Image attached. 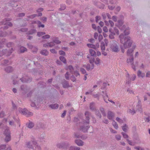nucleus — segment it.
Returning <instances> with one entry per match:
<instances>
[{
	"mask_svg": "<svg viewBox=\"0 0 150 150\" xmlns=\"http://www.w3.org/2000/svg\"><path fill=\"white\" fill-rule=\"evenodd\" d=\"M68 69L70 71V72L71 74H73V71L74 70V69L73 67V66L71 65H69L68 67Z\"/></svg>",
	"mask_w": 150,
	"mask_h": 150,
	"instance_id": "nucleus-31",
	"label": "nucleus"
},
{
	"mask_svg": "<svg viewBox=\"0 0 150 150\" xmlns=\"http://www.w3.org/2000/svg\"><path fill=\"white\" fill-rule=\"evenodd\" d=\"M40 53L43 55L46 56L48 55L49 52L46 49H45L41 50Z\"/></svg>",
	"mask_w": 150,
	"mask_h": 150,
	"instance_id": "nucleus-23",
	"label": "nucleus"
},
{
	"mask_svg": "<svg viewBox=\"0 0 150 150\" xmlns=\"http://www.w3.org/2000/svg\"><path fill=\"white\" fill-rule=\"evenodd\" d=\"M69 150H80V148L79 147L71 146L69 147Z\"/></svg>",
	"mask_w": 150,
	"mask_h": 150,
	"instance_id": "nucleus-25",
	"label": "nucleus"
},
{
	"mask_svg": "<svg viewBox=\"0 0 150 150\" xmlns=\"http://www.w3.org/2000/svg\"><path fill=\"white\" fill-rule=\"evenodd\" d=\"M13 70V68L10 66H8L5 69V71L7 73L11 72H12Z\"/></svg>",
	"mask_w": 150,
	"mask_h": 150,
	"instance_id": "nucleus-21",
	"label": "nucleus"
},
{
	"mask_svg": "<svg viewBox=\"0 0 150 150\" xmlns=\"http://www.w3.org/2000/svg\"><path fill=\"white\" fill-rule=\"evenodd\" d=\"M122 130L125 132H126L127 131L128 128L126 124H125L122 127Z\"/></svg>",
	"mask_w": 150,
	"mask_h": 150,
	"instance_id": "nucleus-36",
	"label": "nucleus"
},
{
	"mask_svg": "<svg viewBox=\"0 0 150 150\" xmlns=\"http://www.w3.org/2000/svg\"><path fill=\"white\" fill-rule=\"evenodd\" d=\"M6 40L5 39L2 40L1 42H0V49L2 48L6 43L5 42Z\"/></svg>",
	"mask_w": 150,
	"mask_h": 150,
	"instance_id": "nucleus-30",
	"label": "nucleus"
},
{
	"mask_svg": "<svg viewBox=\"0 0 150 150\" xmlns=\"http://www.w3.org/2000/svg\"><path fill=\"white\" fill-rule=\"evenodd\" d=\"M42 100L40 96H36L32 100L31 106L32 107H36L38 106Z\"/></svg>",
	"mask_w": 150,
	"mask_h": 150,
	"instance_id": "nucleus-4",
	"label": "nucleus"
},
{
	"mask_svg": "<svg viewBox=\"0 0 150 150\" xmlns=\"http://www.w3.org/2000/svg\"><path fill=\"white\" fill-rule=\"evenodd\" d=\"M102 50H105V44L104 42H102L100 46Z\"/></svg>",
	"mask_w": 150,
	"mask_h": 150,
	"instance_id": "nucleus-32",
	"label": "nucleus"
},
{
	"mask_svg": "<svg viewBox=\"0 0 150 150\" xmlns=\"http://www.w3.org/2000/svg\"><path fill=\"white\" fill-rule=\"evenodd\" d=\"M94 103H91L90 104V108L92 110H94L95 108L94 106Z\"/></svg>",
	"mask_w": 150,
	"mask_h": 150,
	"instance_id": "nucleus-43",
	"label": "nucleus"
},
{
	"mask_svg": "<svg viewBox=\"0 0 150 150\" xmlns=\"http://www.w3.org/2000/svg\"><path fill=\"white\" fill-rule=\"evenodd\" d=\"M49 106L52 109H57L58 108L59 105L57 103L52 104L50 105Z\"/></svg>",
	"mask_w": 150,
	"mask_h": 150,
	"instance_id": "nucleus-22",
	"label": "nucleus"
},
{
	"mask_svg": "<svg viewBox=\"0 0 150 150\" xmlns=\"http://www.w3.org/2000/svg\"><path fill=\"white\" fill-rule=\"evenodd\" d=\"M110 48L112 51L114 52H118L119 51L118 47L116 44H112Z\"/></svg>",
	"mask_w": 150,
	"mask_h": 150,
	"instance_id": "nucleus-14",
	"label": "nucleus"
},
{
	"mask_svg": "<svg viewBox=\"0 0 150 150\" xmlns=\"http://www.w3.org/2000/svg\"><path fill=\"white\" fill-rule=\"evenodd\" d=\"M133 60H134V57L133 55H130L129 57V59H127V63H129L130 62L131 63V65H132V68L135 71L136 70V69L135 68V67L136 66H137V62H135V64L134 65L133 63Z\"/></svg>",
	"mask_w": 150,
	"mask_h": 150,
	"instance_id": "nucleus-9",
	"label": "nucleus"
},
{
	"mask_svg": "<svg viewBox=\"0 0 150 150\" xmlns=\"http://www.w3.org/2000/svg\"><path fill=\"white\" fill-rule=\"evenodd\" d=\"M70 79L73 82L75 81L76 80V78L73 75H72V76H71Z\"/></svg>",
	"mask_w": 150,
	"mask_h": 150,
	"instance_id": "nucleus-63",
	"label": "nucleus"
},
{
	"mask_svg": "<svg viewBox=\"0 0 150 150\" xmlns=\"http://www.w3.org/2000/svg\"><path fill=\"white\" fill-rule=\"evenodd\" d=\"M50 38V36L49 35H44L42 37V38L43 39H49Z\"/></svg>",
	"mask_w": 150,
	"mask_h": 150,
	"instance_id": "nucleus-61",
	"label": "nucleus"
},
{
	"mask_svg": "<svg viewBox=\"0 0 150 150\" xmlns=\"http://www.w3.org/2000/svg\"><path fill=\"white\" fill-rule=\"evenodd\" d=\"M20 89L23 95L26 94L30 89V88L25 85H22L21 86Z\"/></svg>",
	"mask_w": 150,
	"mask_h": 150,
	"instance_id": "nucleus-11",
	"label": "nucleus"
},
{
	"mask_svg": "<svg viewBox=\"0 0 150 150\" xmlns=\"http://www.w3.org/2000/svg\"><path fill=\"white\" fill-rule=\"evenodd\" d=\"M36 32L37 30L36 29H32L28 32L27 34L29 35H32L36 33Z\"/></svg>",
	"mask_w": 150,
	"mask_h": 150,
	"instance_id": "nucleus-24",
	"label": "nucleus"
},
{
	"mask_svg": "<svg viewBox=\"0 0 150 150\" xmlns=\"http://www.w3.org/2000/svg\"><path fill=\"white\" fill-rule=\"evenodd\" d=\"M7 35V33L5 31H0V36L5 37Z\"/></svg>",
	"mask_w": 150,
	"mask_h": 150,
	"instance_id": "nucleus-33",
	"label": "nucleus"
},
{
	"mask_svg": "<svg viewBox=\"0 0 150 150\" xmlns=\"http://www.w3.org/2000/svg\"><path fill=\"white\" fill-rule=\"evenodd\" d=\"M136 47L135 45H133L132 48L129 49L127 51V55L128 56L133 55L132 54Z\"/></svg>",
	"mask_w": 150,
	"mask_h": 150,
	"instance_id": "nucleus-16",
	"label": "nucleus"
},
{
	"mask_svg": "<svg viewBox=\"0 0 150 150\" xmlns=\"http://www.w3.org/2000/svg\"><path fill=\"white\" fill-rule=\"evenodd\" d=\"M32 50L33 52H36L38 50V49L37 47L34 46Z\"/></svg>",
	"mask_w": 150,
	"mask_h": 150,
	"instance_id": "nucleus-54",
	"label": "nucleus"
},
{
	"mask_svg": "<svg viewBox=\"0 0 150 150\" xmlns=\"http://www.w3.org/2000/svg\"><path fill=\"white\" fill-rule=\"evenodd\" d=\"M90 113L88 111H86L85 112V115L86 117V120L83 121V125H81V124L80 125L79 130L83 133L87 132L88 130L90 127L89 126L86 125L84 124L85 123H89L90 119L89 116L90 115Z\"/></svg>",
	"mask_w": 150,
	"mask_h": 150,
	"instance_id": "nucleus-2",
	"label": "nucleus"
},
{
	"mask_svg": "<svg viewBox=\"0 0 150 150\" xmlns=\"http://www.w3.org/2000/svg\"><path fill=\"white\" fill-rule=\"evenodd\" d=\"M126 140L128 142V143L131 146H134L135 145V144H136L135 142L133 143L131 141L128 139H127Z\"/></svg>",
	"mask_w": 150,
	"mask_h": 150,
	"instance_id": "nucleus-45",
	"label": "nucleus"
},
{
	"mask_svg": "<svg viewBox=\"0 0 150 150\" xmlns=\"http://www.w3.org/2000/svg\"><path fill=\"white\" fill-rule=\"evenodd\" d=\"M18 111L20 113L23 114V115H26L27 114V111L25 108L22 109L19 108L18 109Z\"/></svg>",
	"mask_w": 150,
	"mask_h": 150,
	"instance_id": "nucleus-19",
	"label": "nucleus"
},
{
	"mask_svg": "<svg viewBox=\"0 0 150 150\" xmlns=\"http://www.w3.org/2000/svg\"><path fill=\"white\" fill-rule=\"evenodd\" d=\"M27 49L26 48L23 46L19 48L20 52L21 53H23L25 51H27Z\"/></svg>",
	"mask_w": 150,
	"mask_h": 150,
	"instance_id": "nucleus-27",
	"label": "nucleus"
},
{
	"mask_svg": "<svg viewBox=\"0 0 150 150\" xmlns=\"http://www.w3.org/2000/svg\"><path fill=\"white\" fill-rule=\"evenodd\" d=\"M95 111L96 115L99 118H101V115L99 110H95Z\"/></svg>",
	"mask_w": 150,
	"mask_h": 150,
	"instance_id": "nucleus-37",
	"label": "nucleus"
},
{
	"mask_svg": "<svg viewBox=\"0 0 150 150\" xmlns=\"http://www.w3.org/2000/svg\"><path fill=\"white\" fill-rule=\"evenodd\" d=\"M38 16V15L37 14H34L32 15H31L30 16H27V17L33 19L34 18H35L36 16Z\"/></svg>",
	"mask_w": 150,
	"mask_h": 150,
	"instance_id": "nucleus-57",
	"label": "nucleus"
},
{
	"mask_svg": "<svg viewBox=\"0 0 150 150\" xmlns=\"http://www.w3.org/2000/svg\"><path fill=\"white\" fill-rule=\"evenodd\" d=\"M135 140L137 142H135L136 144H139L141 143V141L139 137H137L135 138Z\"/></svg>",
	"mask_w": 150,
	"mask_h": 150,
	"instance_id": "nucleus-56",
	"label": "nucleus"
},
{
	"mask_svg": "<svg viewBox=\"0 0 150 150\" xmlns=\"http://www.w3.org/2000/svg\"><path fill=\"white\" fill-rule=\"evenodd\" d=\"M112 125L116 129H117L118 128V125L117 124L116 122L114 120L113 122L112 123Z\"/></svg>",
	"mask_w": 150,
	"mask_h": 150,
	"instance_id": "nucleus-42",
	"label": "nucleus"
},
{
	"mask_svg": "<svg viewBox=\"0 0 150 150\" xmlns=\"http://www.w3.org/2000/svg\"><path fill=\"white\" fill-rule=\"evenodd\" d=\"M87 45L89 48H93L94 49H96V46L92 44H87Z\"/></svg>",
	"mask_w": 150,
	"mask_h": 150,
	"instance_id": "nucleus-39",
	"label": "nucleus"
},
{
	"mask_svg": "<svg viewBox=\"0 0 150 150\" xmlns=\"http://www.w3.org/2000/svg\"><path fill=\"white\" fill-rule=\"evenodd\" d=\"M69 74L68 72H67L65 75L66 79L67 80L69 79Z\"/></svg>",
	"mask_w": 150,
	"mask_h": 150,
	"instance_id": "nucleus-62",
	"label": "nucleus"
},
{
	"mask_svg": "<svg viewBox=\"0 0 150 150\" xmlns=\"http://www.w3.org/2000/svg\"><path fill=\"white\" fill-rule=\"evenodd\" d=\"M121 34L119 36L120 42L123 44L124 48L125 49L131 47L133 43V41L129 36Z\"/></svg>",
	"mask_w": 150,
	"mask_h": 150,
	"instance_id": "nucleus-1",
	"label": "nucleus"
},
{
	"mask_svg": "<svg viewBox=\"0 0 150 150\" xmlns=\"http://www.w3.org/2000/svg\"><path fill=\"white\" fill-rule=\"evenodd\" d=\"M109 32L110 33L109 38L111 39L114 38V35H115V33L117 35L119 34V31L116 27H114L113 28H110L109 30Z\"/></svg>",
	"mask_w": 150,
	"mask_h": 150,
	"instance_id": "nucleus-5",
	"label": "nucleus"
},
{
	"mask_svg": "<svg viewBox=\"0 0 150 150\" xmlns=\"http://www.w3.org/2000/svg\"><path fill=\"white\" fill-rule=\"evenodd\" d=\"M13 51L12 48L11 50H8L6 49H4L1 51V50H0V56L1 57L3 55H6V56H9L12 53Z\"/></svg>",
	"mask_w": 150,
	"mask_h": 150,
	"instance_id": "nucleus-10",
	"label": "nucleus"
},
{
	"mask_svg": "<svg viewBox=\"0 0 150 150\" xmlns=\"http://www.w3.org/2000/svg\"><path fill=\"white\" fill-rule=\"evenodd\" d=\"M100 110L104 116H106V114L105 111L104 109L103 108H100Z\"/></svg>",
	"mask_w": 150,
	"mask_h": 150,
	"instance_id": "nucleus-35",
	"label": "nucleus"
},
{
	"mask_svg": "<svg viewBox=\"0 0 150 150\" xmlns=\"http://www.w3.org/2000/svg\"><path fill=\"white\" fill-rule=\"evenodd\" d=\"M128 112L131 113L132 115H134L135 113V111L134 109L131 110L129 109L128 110Z\"/></svg>",
	"mask_w": 150,
	"mask_h": 150,
	"instance_id": "nucleus-48",
	"label": "nucleus"
},
{
	"mask_svg": "<svg viewBox=\"0 0 150 150\" xmlns=\"http://www.w3.org/2000/svg\"><path fill=\"white\" fill-rule=\"evenodd\" d=\"M60 60L64 64L66 63V61L65 57L63 56H60L59 57Z\"/></svg>",
	"mask_w": 150,
	"mask_h": 150,
	"instance_id": "nucleus-34",
	"label": "nucleus"
},
{
	"mask_svg": "<svg viewBox=\"0 0 150 150\" xmlns=\"http://www.w3.org/2000/svg\"><path fill=\"white\" fill-rule=\"evenodd\" d=\"M144 113L145 115H146V112H144ZM147 115L148 117L145 118L144 119V120L146 122H149L150 121L149 118L150 117V114L148 113L147 114Z\"/></svg>",
	"mask_w": 150,
	"mask_h": 150,
	"instance_id": "nucleus-28",
	"label": "nucleus"
},
{
	"mask_svg": "<svg viewBox=\"0 0 150 150\" xmlns=\"http://www.w3.org/2000/svg\"><path fill=\"white\" fill-rule=\"evenodd\" d=\"M75 143L79 146H82L83 145L84 142L80 139H76L75 140Z\"/></svg>",
	"mask_w": 150,
	"mask_h": 150,
	"instance_id": "nucleus-17",
	"label": "nucleus"
},
{
	"mask_svg": "<svg viewBox=\"0 0 150 150\" xmlns=\"http://www.w3.org/2000/svg\"><path fill=\"white\" fill-rule=\"evenodd\" d=\"M121 134L124 138L126 139L128 138V136L124 132H122Z\"/></svg>",
	"mask_w": 150,
	"mask_h": 150,
	"instance_id": "nucleus-55",
	"label": "nucleus"
},
{
	"mask_svg": "<svg viewBox=\"0 0 150 150\" xmlns=\"http://www.w3.org/2000/svg\"><path fill=\"white\" fill-rule=\"evenodd\" d=\"M137 110L141 112L142 111V108H141V105H137Z\"/></svg>",
	"mask_w": 150,
	"mask_h": 150,
	"instance_id": "nucleus-47",
	"label": "nucleus"
},
{
	"mask_svg": "<svg viewBox=\"0 0 150 150\" xmlns=\"http://www.w3.org/2000/svg\"><path fill=\"white\" fill-rule=\"evenodd\" d=\"M93 4L95 5L100 8L103 9L105 7V5L104 4H102L100 2L97 1H94L93 2Z\"/></svg>",
	"mask_w": 150,
	"mask_h": 150,
	"instance_id": "nucleus-15",
	"label": "nucleus"
},
{
	"mask_svg": "<svg viewBox=\"0 0 150 150\" xmlns=\"http://www.w3.org/2000/svg\"><path fill=\"white\" fill-rule=\"evenodd\" d=\"M9 19L5 18L2 21L0 22V25H5L3 27H1L2 28H3V29H6L8 28V26H11L12 25V23L8 21H9Z\"/></svg>",
	"mask_w": 150,
	"mask_h": 150,
	"instance_id": "nucleus-6",
	"label": "nucleus"
},
{
	"mask_svg": "<svg viewBox=\"0 0 150 150\" xmlns=\"http://www.w3.org/2000/svg\"><path fill=\"white\" fill-rule=\"evenodd\" d=\"M20 79L23 83H30L32 79L31 77L25 76L21 78Z\"/></svg>",
	"mask_w": 150,
	"mask_h": 150,
	"instance_id": "nucleus-13",
	"label": "nucleus"
},
{
	"mask_svg": "<svg viewBox=\"0 0 150 150\" xmlns=\"http://www.w3.org/2000/svg\"><path fill=\"white\" fill-rule=\"evenodd\" d=\"M63 87L64 88H68L69 87V82L64 79L62 83Z\"/></svg>",
	"mask_w": 150,
	"mask_h": 150,
	"instance_id": "nucleus-18",
	"label": "nucleus"
},
{
	"mask_svg": "<svg viewBox=\"0 0 150 150\" xmlns=\"http://www.w3.org/2000/svg\"><path fill=\"white\" fill-rule=\"evenodd\" d=\"M74 122L76 123L77 124H78V123H79V125H80L82 123H81L80 122V120L77 117H74Z\"/></svg>",
	"mask_w": 150,
	"mask_h": 150,
	"instance_id": "nucleus-38",
	"label": "nucleus"
},
{
	"mask_svg": "<svg viewBox=\"0 0 150 150\" xmlns=\"http://www.w3.org/2000/svg\"><path fill=\"white\" fill-rule=\"evenodd\" d=\"M70 146L69 142H63L57 144V147L59 149H67Z\"/></svg>",
	"mask_w": 150,
	"mask_h": 150,
	"instance_id": "nucleus-8",
	"label": "nucleus"
},
{
	"mask_svg": "<svg viewBox=\"0 0 150 150\" xmlns=\"http://www.w3.org/2000/svg\"><path fill=\"white\" fill-rule=\"evenodd\" d=\"M13 117L14 120L17 123H19V122H20V120L18 117H16L15 116H13Z\"/></svg>",
	"mask_w": 150,
	"mask_h": 150,
	"instance_id": "nucleus-44",
	"label": "nucleus"
},
{
	"mask_svg": "<svg viewBox=\"0 0 150 150\" xmlns=\"http://www.w3.org/2000/svg\"><path fill=\"white\" fill-rule=\"evenodd\" d=\"M119 27L121 30L124 31V33L125 34L124 35H127L129 34L128 27H126L125 25H123L122 26H119Z\"/></svg>",
	"mask_w": 150,
	"mask_h": 150,
	"instance_id": "nucleus-12",
	"label": "nucleus"
},
{
	"mask_svg": "<svg viewBox=\"0 0 150 150\" xmlns=\"http://www.w3.org/2000/svg\"><path fill=\"white\" fill-rule=\"evenodd\" d=\"M89 51L91 56H95L96 55V52L94 50L91 49H90L89 50Z\"/></svg>",
	"mask_w": 150,
	"mask_h": 150,
	"instance_id": "nucleus-29",
	"label": "nucleus"
},
{
	"mask_svg": "<svg viewBox=\"0 0 150 150\" xmlns=\"http://www.w3.org/2000/svg\"><path fill=\"white\" fill-rule=\"evenodd\" d=\"M31 23L32 24H40L41 23L40 21H32Z\"/></svg>",
	"mask_w": 150,
	"mask_h": 150,
	"instance_id": "nucleus-50",
	"label": "nucleus"
},
{
	"mask_svg": "<svg viewBox=\"0 0 150 150\" xmlns=\"http://www.w3.org/2000/svg\"><path fill=\"white\" fill-rule=\"evenodd\" d=\"M137 76L139 77H144L145 76V74L144 73H142L141 71L139 70L137 72Z\"/></svg>",
	"mask_w": 150,
	"mask_h": 150,
	"instance_id": "nucleus-26",
	"label": "nucleus"
},
{
	"mask_svg": "<svg viewBox=\"0 0 150 150\" xmlns=\"http://www.w3.org/2000/svg\"><path fill=\"white\" fill-rule=\"evenodd\" d=\"M116 120L120 123H122L123 122V121L119 117H117L116 118Z\"/></svg>",
	"mask_w": 150,
	"mask_h": 150,
	"instance_id": "nucleus-58",
	"label": "nucleus"
},
{
	"mask_svg": "<svg viewBox=\"0 0 150 150\" xmlns=\"http://www.w3.org/2000/svg\"><path fill=\"white\" fill-rule=\"evenodd\" d=\"M4 134L5 136L4 140L6 142H7L11 140V136L10 131L8 128L6 129L4 132Z\"/></svg>",
	"mask_w": 150,
	"mask_h": 150,
	"instance_id": "nucleus-7",
	"label": "nucleus"
},
{
	"mask_svg": "<svg viewBox=\"0 0 150 150\" xmlns=\"http://www.w3.org/2000/svg\"><path fill=\"white\" fill-rule=\"evenodd\" d=\"M34 91V90H33L30 91L27 94L28 97H30Z\"/></svg>",
	"mask_w": 150,
	"mask_h": 150,
	"instance_id": "nucleus-60",
	"label": "nucleus"
},
{
	"mask_svg": "<svg viewBox=\"0 0 150 150\" xmlns=\"http://www.w3.org/2000/svg\"><path fill=\"white\" fill-rule=\"evenodd\" d=\"M26 147L29 149L33 150L38 149V150H41V148L35 139H33L26 144Z\"/></svg>",
	"mask_w": 150,
	"mask_h": 150,
	"instance_id": "nucleus-3",
	"label": "nucleus"
},
{
	"mask_svg": "<svg viewBox=\"0 0 150 150\" xmlns=\"http://www.w3.org/2000/svg\"><path fill=\"white\" fill-rule=\"evenodd\" d=\"M34 126V124L32 122H30L28 124V128L31 129Z\"/></svg>",
	"mask_w": 150,
	"mask_h": 150,
	"instance_id": "nucleus-49",
	"label": "nucleus"
},
{
	"mask_svg": "<svg viewBox=\"0 0 150 150\" xmlns=\"http://www.w3.org/2000/svg\"><path fill=\"white\" fill-rule=\"evenodd\" d=\"M45 136V133H42V134H41L40 135V136L39 137V139H43L44 138Z\"/></svg>",
	"mask_w": 150,
	"mask_h": 150,
	"instance_id": "nucleus-59",
	"label": "nucleus"
},
{
	"mask_svg": "<svg viewBox=\"0 0 150 150\" xmlns=\"http://www.w3.org/2000/svg\"><path fill=\"white\" fill-rule=\"evenodd\" d=\"M114 113L111 111H108V117L109 120L112 119L114 117Z\"/></svg>",
	"mask_w": 150,
	"mask_h": 150,
	"instance_id": "nucleus-20",
	"label": "nucleus"
},
{
	"mask_svg": "<svg viewBox=\"0 0 150 150\" xmlns=\"http://www.w3.org/2000/svg\"><path fill=\"white\" fill-rule=\"evenodd\" d=\"M6 148V144H1L0 146V149L1 150L5 149Z\"/></svg>",
	"mask_w": 150,
	"mask_h": 150,
	"instance_id": "nucleus-53",
	"label": "nucleus"
},
{
	"mask_svg": "<svg viewBox=\"0 0 150 150\" xmlns=\"http://www.w3.org/2000/svg\"><path fill=\"white\" fill-rule=\"evenodd\" d=\"M115 137L116 139L118 141H119L121 139V137L120 135H115Z\"/></svg>",
	"mask_w": 150,
	"mask_h": 150,
	"instance_id": "nucleus-64",
	"label": "nucleus"
},
{
	"mask_svg": "<svg viewBox=\"0 0 150 150\" xmlns=\"http://www.w3.org/2000/svg\"><path fill=\"white\" fill-rule=\"evenodd\" d=\"M83 67L85 68L87 71H89L91 69V65L89 64H88L87 65H83Z\"/></svg>",
	"mask_w": 150,
	"mask_h": 150,
	"instance_id": "nucleus-40",
	"label": "nucleus"
},
{
	"mask_svg": "<svg viewBox=\"0 0 150 150\" xmlns=\"http://www.w3.org/2000/svg\"><path fill=\"white\" fill-rule=\"evenodd\" d=\"M45 34H46V33L45 32H38L37 33V35L38 37H40L43 35Z\"/></svg>",
	"mask_w": 150,
	"mask_h": 150,
	"instance_id": "nucleus-46",
	"label": "nucleus"
},
{
	"mask_svg": "<svg viewBox=\"0 0 150 150\" xmlns=\"http://www.w3.org/2000/svg\"><path fill=\"white\" fill-rule=\"evenodd\" d=\"M66 8V6L65 4H62L60 5V8L59 10L61 11L64 10Z\"/></svg>",
	"mask_w": 150,
	"mask_h": 150,
	"instance_id": "nucleus-41",
	"label": "nucleus"
},
{
	"mask_svg": "<svg viewBox=\"0 0 150 150\" xmlns=\"http://www.w3.org/2000/svg\"><path fill=\"white\" fill-rule=\"evenodd\" d=\"M5 116L4 112L3 111H1L0 112V118H2Z\"/></svg>",
	"mask_w": 150,
	"mask_h": 150,
	"instance_id": "nucleus-52",
	"label": "nucleus"
},
{
	"mask_svg": "<svg viewBox=\"0 0 150 150\" xmlns=\"http://www.w3.org/2000/svg\"><path fill=\"white\" fill-rule=\"evenodd\" d=\"M100 60L99 58H97L96 59V60L95 61V64L97 65L99 64L100 63Z\"/></svg>",
	"mask_w": 150,
	"mask_h": 150,
	"instance_id": "nucleus-51",
	"label": "nucleus"
}]
</instances>
